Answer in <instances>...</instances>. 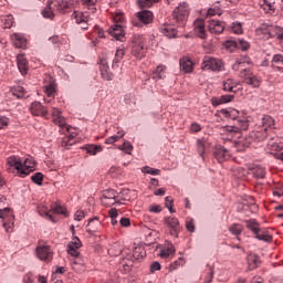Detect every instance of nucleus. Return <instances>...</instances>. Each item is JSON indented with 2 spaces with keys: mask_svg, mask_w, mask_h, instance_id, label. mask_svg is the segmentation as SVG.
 <instances>
[{
  "mask_svg": "<svg viewBox=\"0 0 283 283\" xmlns=\"http://www.w3.org/2000/svg\"><path fill=\"white\" fill-rule=\"evenodd\" d=\"M251 64V59L247 55H241L235 59V62L232 64V70L239 72L240 78L243 80V83L250 85L251 87H260L262 85V78L254 75L250 71L249 65Z\"/></svg>",
  "mask_w": 283,
  "mask_h": 283,
  "instance_id": "1",
  "label": "nucleus"
},
{
  "mask_svg": "<svg viewBox=\"0 0 283 283\" xmlns=\"http://www.w3.org/2000/svg\"><path fill=\"white\" fill-rule=\"evenodd\" d=\"M220 114H222V116H224L226 118H231L232 120L237 122L233 126H224L222 128V132H224V134L233 136V134H240V132L249 129V120L238 117L240 116V111L235 108H223L220 111Z\"/></svg>",
  "mask_w": 283,
  "mask_h": 283,
  "instance_id": "2",
  "label": "nucleus"
},
{
  "mask_svg": "<svg viewBox=\"0 0 283 283\" xmlns=\"http://www.w3.org/2000/svg\"><path fill=\"white\" fill-rule=\"evenodd\" d=\"M34 158L28 157L24 163L21 161V157L11 156L7 159V169L9 171H18L21 176H28L30 171H34Z\"/></svg>",
  "mask_w": 283,
  "mask_h": 283,
  "instance_id": "3",
  "label": "nucleus"
},
{
  "mask_svg": "<svg viewBox=\"0 0 283 283\" xmlns=\"http://www.w3.org/2000/svg\"><path fill=\"white\" fill-rule=\"evenodd\" d=\"M130 53L135 59H145L147 54V42L142 35H134L130 40Z\"/></svg>",
  "mask_w": 283,
  "mask_h": 283,
  "instance_id": "4",
  "label": "nucleus"
},
{
  "mask_svg": "<svg viewBox=\"0 0 283 283\" xmlns=\"http://www.w3.org/2000/svg\"><path fill=\"white\" fill-rule=\"evenodd\" d=\"M268 151L274 154L275 158L283 160V138L280 136H274L269 139L266 145Z\"/></svg>",
  "mask_w": 283,
  "mask_h": 283,
  "instance_id": "5",
  "label": "nucleus"
},
{
  "mask_svg": "<svg viewBox=\"0 0 283 283\" xmlns=\"http://www.w3.org/2000/svg\"><path fill=\"white\" fill-rule=\"evenodd\" d=\"M276 30L277 25L261 24L259 28H256L255 34L259 36V39L266 41L277 34Z\"/></svg>",
  "mask_w": 283,
  "mask_h": 283,
  "instance_id": "6",
  "label": "nucleus"
},
{
  "mask_svg": "<svg viewBox=\"0 0 283 283\" xmlns=\"http://www.w3.org/2000/svg\"><path fill=\"white\" fill-rule=\"evenodd\" d=\"M201 70H211L212 72H222V60L212 57V56H205Z\"/></svg>",
  "mask_w": 283,
  "mask_h": 283,
  "instance_id": "7",
  "label": "nucleus"
},
{
  "mask_svg": "<svg viewBox=\"0 0 283 283\" xmlns=\"http://www.w3.org/2000/svg\"><path fill=\"white\" fill-rule=\"evenodd\" d=\"M187 8V3H184L177 7L172 12V19L179 25H185V23H187V17H189V10Z\"/></svg>",
  "mask_w": 283,
  "mask_h": 283,
  "instance_id": "8",
  "label": "nucleus"
},
{
  "mask_svg": "<svg viewBox=\"0 0 283 283\" xmlns=\"http://www.w3.org/2000/svg\"><path fill=\"white\" fill-rule=\"evenodd\" d=\"M165 224L170 228V235H172V238H178V234L180 233V221L178 220V218L166 217Z\"/></svg>",
  "mask_w": 283,
  "mask_h": 283,
  "instance_id": "9",
  "label": "nucleus"
},
{
  "mask_svg": "<svg viewBox=\"0 0 283 283\" xmlns=\"http://www.w3.org/2000/svg\"><path fill=\"white\" fill-rule=\"evenodd\" d=\"M101 227H103V222L98 217L88 220L86 224V232L88 235H96L98 231H101Z\"/></svg>",
  "mask_w": 283,
  "mask_h": 283,
  "instance_id": "10",
  "label": "nucleus"
},
{
  "mask_svg": "<svg viewBox=\"0 0 283 283\" xmlns=\"http://www.w3.org/2000/svg\"><path fill=\"white\" fill-rule=\"evenodd\" d=\"M108 34L116 39V41H124L125 39V29L123 24H113L108 29Z\"/></svg>",
  "mask_w": 283,
  "mask_h": 283,
  "instance_id": "11",
  "label": "nucleus"
},
{
  "mask_svg": "<svg viewBox=\"0 0 283 283\" xmlns=\"http://www.w3.org/2000/svg\"><path fill=\"white\" fill-rule=\"evenodd\" d=\"M30 112L33 116H42L48 118V107L43 106L41 102H33L30 106Z\"/></svg>",
  "mask_w": 283,
  "mask_h": 283,
  "instance_id": "12",
  "label": "nucleus"
},
{
  "mask_svg": "<svg viewBox=\"0 0 283 283\" xmlns=\"http://www.w3.org/2000/svg\"><path fill=\"white\" fill-rule=\"evenodd\" d=\"M269 136V130L265 127L259 126L255 130L250 133V138L256 143H262Z\"/></svg>",
  "mask_w": 283,
  "mask_h": 283,
  "instance_id": "13",
  "label": "nucleus"
},
{
  "mask_svg": "<svg viewBox=\"0 0 283 283\" xmlns=\"http://www.w3.org/2000/svg\"><path fill=\"white\" fill-rule=\"evenodd\" d=\"M52 116L55 125H59L62 129H66V132H70V127H67V124L65 123V117L61 115V111H59V108H52Z\"/></svg>",
  "mask_w": 283,
  "mask_h": 283,
  "instance_id": "14",
  "label": "nucleus"
},
{
  "mask_svg": "<svg viewBox=\"0 0 283 283\" xmlns=\"http://www.w3.org/2000/svg\"><path fill=\"white\" fill-rule=\"evenodd\" d=\"M36 256L42 261L51 260L52 249H50V245H39L36 248Z\"/></svg>",
  "mask_w": 283,
  "mask_h": 283,
  "instance_id": "15",
  "label": "nucleus"
},
{
  "mask_svg": "<svg viewBox=\"0 0 283 283\" xmlns=\"http://www.w3.org/2000/svg\"><path fill=\"white\" fill-rule=\"evenodd\" d=\"M208 28L211 34H222V32H224V22L220 20H210Z\"/></svg>",
  "mask_w": 283,
  "mask_h": 283,
  "instance_id": "16",
  "label": "nucleus"
},
{
  "mask_svg": "<svg viewBox=\"0 0 283 283\" xmlns=\"http://www.w3.org/2000/svg\"><path fill=\"white\" fill-rule=\"evenodd\" d=\"M195 32L199 36V39H207V31L205 30V20L197 19L193 22Z\"/></svg>",
  "mask_w": 283,
  "mask_h": 283,
  "instance_id": "17",
  "label": "nucleus"
},
{
  "mask_svg": "<svg viewBox=\"0 0 283 283\" xmlns=\"http://www.w3.org/2000/svg\"><path fill=\"white\" fill-rule=\"evenodd\" d=\"M251 143H253V139L251 138V135L241 137L235 142V147L238 151H244V149H248V147H251Z\"/></svg>",
  "mask_w": 283,
  "mask_h": 283,
  "instance_id": "18",
  "label": "nucleus"
},
{
  "mask_svg": "<svg viewBox=\"0 0 283 283\" xmlns=\"http://www.w3.org/2000/svg\"><path fill=\"white\" fill-rule=\"evenodd\" d=\"M99 72L104 81H112L114 75L109 72V66L107 65V61L101 60L99 62Z\"/></svg>",
  "mask_w": 283,
  "mask_h": 283,
  "instance_id": "19",
  "label": "nucleus"
},
{
  "mask_svg": "<svg viewBox=\"0 0 283 283\" xmlns=\"http://www.w3.org/2000/svg\"><path fill=\"white\" fill-rule=\"evenodd\" d=\"M160 32L161 34H164V36H167V39H176V36L178 35V31L171 24L163 25L160 28Z\"/></svg>",
  "mask_w": 283,
  "mask_h": 283,
  "instance_id": "20",
  "label": "nucleus"
},
{
  "mask_svg": "<svg viewBox=\"0 0 283 283\" xmlns=\"http://www.w3.org/2000/svg\"><path fill=\"white\" fill-rule=\"evenodd\" d=\"M235 98L234 95H222L221 97H212L211 104L213 107H218V105H224V103H231Z\"/></svg>",
  "mask_w": 283,
  "mask_h": 283,
  "instance_id": "21",
  "label": "nucleus"
},
{
  "mask_svg": "<svg viewBox=\"0 0 283 283\" xmlns=\"http://www.w3.org/2000/svg\"><path fill=\"white\" fill-rule=\"evenodd\" d=\"M137 19L144 23L145 25L151 23L154 21V13L148 10H144L137 13Z\"/></svg>",
  "mask_w": 283,
  "mask_h": 283,
  "instance_id": "22",
  "label": "nucleus"
},
{
  "mask_svg": "<svg viewBox=\"0 0 283 283\" xmlns=\"http://www.w3.org/2000/svg\"><path fill=\"white\" fill-rule=\"evenodd\" d=\"M214 156L219 163H223V160H229V158H231V153L224 147H219L216 149Z\"/></svg>",
  "mask_w": 283,
  "mask_h": 283,
  "instance_id": "23",
  "label": "nucleus"
},
{
  "mask_svg": "<svg viewBox=\"0 0 283 283\" xmlns=\"http://www.w3.org/2000/svg\"><path fill=\"white\" fill-rule=\"evenodd\" d=\"M259 6L265 14H273L275 12V3L269 0H259Z\"/></svg>",
  "mask_w": 283,
  "mask_h": 283,
  "instance_id": "24",
  "label": "nucleus"
},
{
  "mask_svg": "<svg viewBox=\"0 0 283 283\" xmlns=\"http://www.w3.org/2000/svg\"><path fill=\"white\" fill-rule=\"evenodd\" d=\"M260 264H261V261L258 254L251 253L248 255V266L250 271H255V269H258Z\"/></svg>",
  "mask_w": 283,
  "mask_h": 283,
  "instance_id": "25",
  "label": "nucleus"
},
{
  "mask_svg": "<svg viewBox=\"0 0 283 283\" xmlns=\"http://www.w3.org/2000/svg\"><path fill=\"white\" fill-rule=\"evenodd\" d=\"M17 63L18 70L21 72V74H28V60L25 59V55L19 54L17 56Z\"/></svg>",
  "mask_w": 283,
  "mask_h": 283,
  "instance_id": "26",
  "label": "nucleus"
},
{
  "mask_svg": "<svg viewBox=\"0 0 283 283\" xmlns=\"http://www.w3.org/2000/svg\"><path fill=\"white\" fill-rule=\"evenodd\" d=\"M179 65L180 70H182V72H186V74L193 72V62H191V60H189L188 57H182L179 62Z\"/></svg>",
  "mask_w": 283,
  "mask_h": 283,
  "instance_id": "27",
  "label": "nucleus"
},
{
  "mask_svg": "<svg viewBox=\"0 0 283 283\" xmlns=\"http://www.w3.org/2000/svg\"><path fill=\"white\" fill-rule=\"evenodd\" d=\"M261 127H264L266 132H269V129L275 128V119L270 115H264L261 119Z\"/></svg>",
  "mask_w": 283,
  "mask_h": 283,
  "instance_id": "28",
  "label": "nucleus"
},
{
  "mask_svg": "<svg viewBox=\"0 0 283 283\" xmlns=\"http://www.w3.org/2000/svg\"><path fill=\"white\" fill-rule=\"evenodd\" d=\"M11 41L15 48H25V36L21 33H14L11 35Z\"/></svg>",
  "mask_w": 283,
  "mask_h": 283,
  "instance_id": "29",
  "label": "nucleus"
},
{
  "mask_svg": "<svg viewBox=\"0 0 283 283\" xmlns=\"http://www.w3.org/2000/svg\"><path fill=\"white\" fill-rule=\"evenodd\" d=\"M256 240H261V242H271L273 240V235L269 233L265 229H260L256 234H254Z\"/></svg>",
  "mask_w": 283,
  "mask_h": 283,
  "instance_id": "30",
  "label": "nucleus"
},
{
  "mask_svg": "<svg viewBox=\"0 0 283 283\" xmlns=\"http://www.w3.org/2000/svg\"><path fill=\"white\" fill-rule=\"evenodd\" d=\"M54 4L52 1H48L46 8L42 10L44 19H54Z\"/></svg>",
  "mask_w": 283,
  "mask_h": 283,
  "instance_id": "31",
  "label": "nucleus"
},
{
  "mask_svg": "<svg viewBox=\"0 0 283 283\" xmlns=\"http://www.w3.org/2000/svg\"><path fill=\"white\" fill-rule=\"evenodd\" d=\"M245 227L255 235L260 232V223L255 219L245 220Z\"/></svg>",
  "mask_w": 283,
  "mask_h": 283,
  "instance_id": "32",
  "label": "nucleus"
},
{
  "mask_svg": "<svg viewBox=\"0 0 283 283\" xmlns=\"http://www.w3.org/2000/svg\"><path fill=\"white\" fill-rule=\"evenodd\" d=\"M73 17L76 23H90V14L85 12H74Z\"/></svg>",
  "mask_w": 283,
  "mask_h": 283,
  "instance_id": "33",
  "label": "nucleus"
},
{
  "mask_svg": "<svg viewBox=\"0 0 283 283\" xmlns=\"http://www.w3.org/2000/svg\"><path fill=\"white\" fill-rule=\"evenodd\" d=\"M240 83L233 81L232 78H228L223 81V92H235V87H238Z\"/></svg>",
  "mask_w": 283,
  "mask_h": 283,
  "instance_id": "34",
  "label": "nucleus"
},
{
  "mask_svg": "<svg viewBox=\"0 0 283 283\" xmlns=\"http://www.w3.org/2000/svg\"><path fill=\"white\" fill-rule=\"evenodd\" d=\"M52 3H53V8H55L57 12H65V10L70 8V3L65 0H55V1H52Z\"/></svg>",
  "mask_w": 283,
  "mask_h": 283,
  "instance_id": "35",
  "label": "nucleus"
},
{
  "mask_svg": "<svg viewBox=\"0 0 283 283\" xmlns=\"http://www.w3.org/2000/svg\"><path fill=\"white\" fill-rule=\"evenodd\" d=\"M0 218L2 220H9L10 224H14V216L10 211V208L0 209Z\"/></svg>",
  "mask_w": 283,
  "mask_h": 283,
  "instance_id": "36",
  "label": "nucleus"
},
{
  "mask_svg": "<svg viewBox=\"0 0 283 283\" xmlns=\"http://www.w3.org/2000/svg\"><path fill=\"white\" fill-rule=\"evenodd\" d=\"M252 176H254L256 179H262L266 177V170L262 166H254L252 168Z\"/></svg>",
  "mask_w": 283,
  "mask_h": 283,
  "instance_id": "37",
  "label": "nucleus"
},
{
  "mask_svg": "<svg viewBox=\"0 0 283 283\" xmlns=\"http://www.w3.org/2000/svg\"><path fill=\"white\" fill-rule=\"evenodd\" d=\"M51 211L52 213H56L57 216H67V209H65L63 206L59 205V203H53L51 206Z\"/></svg>",
  "mask_w": 283,
  "mask_h": 283,
  "instance_id": "38",
  "label": "nucleus"
},
{
  "mask_svg": "<svg viewBox=\"0 0 283 283\" xmlns=\"http://www.w3.org/2000/svg\"><path fill=\"white\" fill-rule=\"evenodd\" d=\"M145 255H147V253L143 247H136L133 251V258H135V260H143Z\"/></svg>",
  "mask_w": 283,
  "mask_h": 283,
  "instance_id": "39",
  "label": "nucleus"
},
{
  "mask_svg": "<svg viewBox=\"0 0 283 283\" xmlns=\"http://www.w3.org/2000/svg\"><path fill=\"white\" fill-rule=\"evenodd\" d=\"M174 253H176V249H174V247L171 245L168 248H163L159 255L164 260H167V258H169V255H174Z\"/></svg>",
  "mask_w": 283,
  "mask_h": 283,
  "instance_id": "40",
  "label": "nucleus"
},
{
  "mask_svg": "<svg viewBox=\"0 0 283 283\" xmlns=\"http://www.w3.org/2000/svg\"><path fill=\"white\" fill-rule=\"evenodd\" d=\"M11 94L18 98H23L25 96V88L23 86H14L11 88Z\"/></svg>",
  "mask_w": 283,
  "mask_h": 283,
  "instance_id": "41",
  "label": "nucleus"
},
{
  "mask_svg": "<svg viewBox=\"0 0 283 283\" xmlns=\"http://www.w3.org/2000/svg\"><path fill=\"white\" fill-rule=\"evenodd\" d=\"M84 8L91 10L92 14L96 12V0H81Z\"/></svg>",
  "mask_w": 283,
  "mask_h": 283,
  "instance_id": "42",
  "label": "nucleus"
},
{
  "mask_svg": "<svg viewBox=\"0 0 283 283\" xmlns=\"http://www.w3.org/2000/svg\"><path fill=\"white\" fill-rule=\"evenodd\" d=\"M243 230H244V228L240 223H233L229 228V231H230V233H232V235H240Z\"/></svg>",
  "mask_w": 283,
  "mask_h": 283,
  "instance_id": "43",
  "label": "nucleus"
},
{
  "mask_svg": "<svg viewBox=\"0 0 283 283\" xmlns=\"http://www.w3.org/2000/svg\"><path fill=\"white\" fill-rule=\"evenodd\" d=\"M117 149L120 151H124L125 154L130 155L134 150V146L129 142H124L123 145L118 146Z\"/></svg>",
  "mask_w": 283,
  "mask_h": 283,
  "instance_id": "44",
  "label": "nucleus"
},
{
  "mask_svg": "<svg viewBox=\"0 0 283 283\" xmlns=\"http://www.w3.org/2000/svg\"><path fill=\"white\" fill-rule=\"evenodd\" d=\"M102 197L108 198V200H118V192H116V190L113 189L104 190Z\"/></svg>",
  "mask_w": 283,
  "mask_h": 283,
  "instance_id": "45",
  "label": "nucleus"
},
{
  "mask_svg": "<svg viewBox=\"0 0 283 283\" xmlns=\"http://www.w3.org/2000/svg\"><path fill=\"white\" fill-rule=\"evenodd\" d=\"M87 154H91V156H96L99 151H103V146L101 145H91L86 147Z\"/></svg>",
  "mask_w": 283,
  "mask_h": 283,
  "instance_id": "46",
  "label": "nucleus"
},
{
  "mask_svg": "<svg viewBox=\"0 0 283 283\" xmlns=\"http://www.w3.org/2000/svg\"><path fill=\"white\" fill-rule=\"evenodd\" d=\"M2 23L4 25V30H10L12 25H14V17L12 15H7L2 19Z\"/></svg>",
  "mask_w": 283,
  "mask_h": 283,
  "instance_id": "47",
  "label": "nucleus"
},
{
  "mask_svg": "<svg viewBox=\"0 0 283 283\" xmlns=\"http://www.w3.org/2000/svg\"><path fill=\"white\" fill-rule=\"evenodd\" d=\"M153 78H157V80L165 78V66L163 65L157 66V69L153 74Z\"/></svg>",
  "mask_w": 283,
  "mask_h": 283,
  "instance_id": "48",
  "label": "nucleus"
},
{
  "mask_svg": "<svg viewBox=\"0 0 283 283\" xmlns=\"http://www.w3.org/2000/svg\"><path fill=\"white\" fill-rule=\"evenodd\" d=\"M31 180L34 182V185H39V187H41V185H43V172L33 174L31 176Z\"/></svg>",
  "mask_w": 283,
  "mask_h": 283,
  "instance_id": "49",
  "label": "nucleus"
},
{
  "mask_svg": "<svg viewBox=\"0 0 283 283\" xmlns=\"http://www.w3.org/2000/svg\"><path fill=\"white\" fill-rule=\"evenodd\" d=\"M44 91L46 96L52 97L56 93V85H54V83H50L46 86H44Z\"/></svg>",
  "mask_w": 283,
  "mask_h": 283,
  "instance_id": "50",
  "label": "nucleus"
},
{
  "mask_svg": "<svg viewBox=\"0 0 283 283\" xmlns=\"http://www.w3.org/2000/svg\"><path fill=\"white\" fill-rule=\"evenodd\" d=\"M206 145L207 143L205 142V139H198L197 140V150L199 156H205V149H206Z\"/></svg>",
  "mask_w": 283,
  "mask_h": 283,
  "instance_id": "51",
  "label": "nucleus"
},
{
  "mask_svg": "<svg viewBox=\"0 0 283 283\" xmlns=\"http://www.w3.org/2000/svg\"><path fill=\"white\" fill-rule=\"evenodd\" d=\"M237 48H239V50H242L243 52H247V50L251 48V44H249L248 41L240 39L237 41Z\"/></svg>",
  "mask_w": 283,
  "mask_h": 283,
  "instance_id": "52",
  "label": "nucleus"
},
{
  "mask_svg": "<svg viewBox=\"0 0 283 283\" xmlns=\"http://www.w3.org/2000/svg\"><path fill=\"white\" fill-rule=\"evenodd\" d=\"M123 56H125V49H117L113 63H120V61H123Z\"/></svg>",
  "mask_w": 283,
  "mask_h": 283,
  "instance_id": "53",
  "label": "nucleus"
},
{
  "mask_svg": "<svg viewBox=\"0 0 283 283\" xmlns=\"http://www.w3.org/2000/svg\"><path fill=\"white\" fill-rule=\"evenodd\" d=\"M165 207L170 211V213H176V210H174V198L166 197Z\"/></svg>",
  "mask_w": 283,
  "mask_h": 283,
  "instance_id": "54",
  "label": "nucleus"
},
{
  "mask_svg": "<svg viewBox=\"0 0 283 283\" xmlns=\"http://www.w3.org/2000/svg\"><path fill=\"white\" fill-rule=\"evenodd\" d=\"M144 174H149L150 176H160V169H154L149 166L143 168Z\"/></svg>",
  "mask_w": 283,
  "mask_h": 283,
  "instance_id": "55",
  "label": "nucleus"
},
{
  "mask_svg": "<svg viewBox=\"0 0 283 283\" xmlns=\"http://www.w3.org/2000/svg\"><path fill=\"white\" fill-rule=\"evenodd\" d=\"M224 48L226 50H228V52H233V50L238 48V41H233V40L226 41Z\"/></svg>",
  "mask_w": 283,
  "mask_h": 283,
  "instance_id": "56",
  "label": "nucleus"
},
{
  "mask_svg": "<svg viewBox=\"0 0 283 283\" xmlns=\"http://www.w3.org/2000/svg\"><path fill=\"white\" fill-rule=\"evenodd\" d=\"M186 229L190 233H193L196 231V221H193V219H188L186 221Z\"/></svg>",
  "mask_w": 283,
  "mask_h": 283,
  "instance_id": "57",
  "label": "nucleus"
},
{
  "mask_svg": "<svg viewBox=\"0 0 283 283\" xmlns=\"http://www.w3.org/2000/svg\"><path fill=\"white\" fill-rule=\"evenodd\" d=\"M116 202H118V200L108 199L107 197H102V205H104V207H112L113 205H116Z\"/></svg>",
  "mask_w": 283,
  "mask_h": 283,
  "instance_id": "58",
  "label": "nucleus"
},
{
  "mask_svg": "<svg viewBox=\"0 0 283 283\" xmlns=\"http://www.w3.org/2000/svg\"><path fill=\"white\" fill-rule=\"evenodd\" d=\"M160 269H163V266L160 265V262H158V261H155V262L150 263V265H149L150 273H156V271H160Z\"/></svg>",
  "mask_w": 283,
  "mask_h": 283,
  "instance_id": "59",
  "label": "nucleus"
},
{
  "mask_svg": "<svg viewBox=\"0 0 283 283\" xmlns=\"http://www.w3.org/2000/svg\"><path fill=\"white\" fill-rule=\"evenodd\" d=\"M67 247H72L73 249H81V239L74 237L71 242H69Z\"/></svg>",
  "mask_w": 283,
  "mask_h": 283,
  "instance_id": "60",
  "label": "nucleus"
},
{
  "mask_svg": "<svg viewBox=\"0 0 283 283\" xmlns=\"http://www.w3.org/2000/svg\"><path fill=\"white\" fill-rule=\"evenodd\" d=\"M232 32L234 34H242V23L240 22L232 23Z\"/></svg>",
  "mask_w": 283,
  "mask_h": 283,
  "instance_id": "61",
  "label": "nucleus"
},
{
  "mask_svg": "<svg viewBox=\"0 0 283 283\" xmlns=\"http://www.w3.org/2000/svg\"><path fill=\"white\" fill-rule=\"evenodd\" d=\"M124 136V130H118L116 135L111 136V138L113 139V143H118V140H120V138H123Z\"/></svg>",
  "mask_w": 283,
  "mask_h": 283,
  "instance_id": "62",
  "label": "nucleus"
},
{
  "mask_svg": "<svg viewBox=\"0 0 283 283\" xmlns=\"http://www.w3.org/2000/svg\"><path fill=\"white\" fill-rule=\"evenodd\" d=\"M272 63H281V65H283V55L282 54H275L272 59Z\"/></svg>",
  "mask_w": 283,
  "mask_h": 283,
  "instance_id": "63",
  "label": "nucleus"
},
{
  "mask_svg": "<svg viewBox=\"0 0 283 283\" xmlns=\"http://www.w3.org/2000/svg\"><path fill=\"white\" fill-rule=\"evenodd\" d=\"M275 36L279 39V41H283V28L276 27Z\"/></svg>",
  "mask_w": 283,
  "mask_h": 283,
  "instance_id": "64",
  "label": "nucleus"
}]
</instances>
